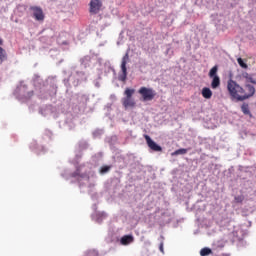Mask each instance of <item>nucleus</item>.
Masks as SVG:
<instances>
[{"label":"nucleus","mask_w":256,"mask_h":256,"mask_svg":"<svg viewBox=\"0 0 256 256\" xmlns=\"http://www.w3.org/2000/svg\"><path fill=\"white\" fill-rule=\"evenodd\" d=\"M3 61H7V51L0 47V63H3Z\"/></svg>","instance_id":"obj_12"},{"label":"nucleus","mask_w":256,"mask_h":256,"mask_svg":"<svg viewBox=\"0 0 256 256\" xmlns=\"http://www.w3.org/2000/svg\"><path fill=\"white\" fill-rule=\"evenodd\" d=\"M234 201L235 203H243V201H245V196L244 195L235 196Z\"/></svg>","instance_id":"obj_17"},{"label":"nucleus","mask_w":256,"mask_h":256,"mask_svg":"<svg viewBox=\"0 0 256 256\" xmlns=\"http://www.w3.org/2000/svg\"><path fill=\"white\" fill-rule=\"evenodd\" d=\"M129 61V53H126L121 62V71L122 73L119 74L118 79L119 81L125 82L127 81V62Z\"/></svg>","instance_id":"obj_4"},{"label":"nucleus","mask_w":256,"mask_h":256,"mask_svg":"<svg viewBox=\"0 0 256 256\" xmlns=\"http://www.w3.org/2000/svg\"><path fill=\"white\" fill-rule=\"evenodd\" d=\"M77 175H78V173L75 172V173L72 174V177H77Z\"/></svg>","instance_id":"obj_21"},{"label":"nucleus","mask_w":256,"mask_h":256,"mask_svg":"<svg viewBox=\"0 0 256 256\" xmlns=\"http://www.w3.org/2000/svg\"><path fill=\"white\" fill-rule=\"evenodd\" d=\"M108 171H111V166H103L100 173H108Z\"/></svg>","instance_id":"obj_19"},{"label":"nucleus","mask_w":256,"mask_h":256,"mask_svg":"<svg viewBox=\"0 0 256 256\" xmlns=\"http://www.w3.org/2000/svg\"><path fill=\"white\" fill-rule=\"evenodd\" d=\"M0 45H3V39L0 38Z\"/></svg>","instance_id":"obj_22"},{"label":"nucleus","mask_w":256,"mask_h":256,"mask_svg":"<svg viewBox=\"0 0 256 256\" xmlns=\"http://www.w3.org/2000/svg\"><path fill=\"white\" fill-rule=\"evenodd\" d=\"M241 111L244 113V115H250L251 117V110H249V104L243 103L241 106Z\"/></svg>","instance_id":"obj_11"},{"label":"nucleus","mask_w":256,"mask_h":256,"mask_svg":"<svg viewBox=\"0 0 256 256\" xmlns=\"http://www.w3.org/2000/svg\"><path fill=\"white\" fill-rule=\"evenodd\" d=\"M244 77H245V79H247V81H249V83L256 85V80L253 77L249 76V74L246 73V75Z\"/></svg>","instance_id":"obj_18"},{"label":"nucleus","mask_w":256,"mask_h":256,"mask_svg":"<svg viewBox=\"0 0 256 256\" xmlns=\"http://www.w3.org/2000/svg\"><path fill=\"white\" fill-rule=\"evenodd\" d=\"M89 11L92 15H97L99 11H101V7H103V2L101 0H91L89 3Z\"/></svg>","instance_id":"obj_6"},{"label":"nucleus","mask_w":256,"mask_h":256,"mask_svg":"<svg viewBox=\"0 0 256 256\" xmlns=\"http://www.w3.org/2000/svg\"><path fill=\"white\" fill-rule=\"evenodd\" d=\"M237 63L240 65V67H242V69H247L249 67L247 63L243 61V58H238Z\"/></svg>","instance_id":"obj_16"},{"label":"nucleus","mask_w":256,"mask_h":256,"mask_svg":"<svg viewBox=\"0 0 256 256\" xmlns=\"http://www.w3.org/2000/svg\"><path fill=\"white\" fill-rule=\"evenodd\" d=\"M125 97L122 98V105L125 109L135 107V99H133V95H135V89L126 88L124 91Z\"/></svg>","instance_id":"obj_2"},{"label":"nucleus","mask_w":256,"mask_h":256,"mask_svg":"<svg viewBox=\"0 0 256 256\" xmlns=\"http://www.w3.org/2000/svg\"><path fill=\"white\" fill-rule=\"evenodd\" d=\"M227 91L232 101H247V99H251L255 95V86L246 84L245 88H243L236 81L230 79L227 82Z\"/></svg>","instance_id":"obj_1"},{"label":"nucleus","mask_w":256,"mask_h":256,"mask_svg":"<svg viewBox=\"0 0 256 256\" xmlns=\"http://www.w3.org/2000/svg\"><path fill=\"white\" fill-rule=\"evenodd\" d=\"M159 249H160L161 253H164V249H163V242H162V243H160Z\"/></svg>","instance_id":"obj_20"},{"label":"nucleus","mask_w":256,"mask_h":256,"mask_svg":"<svg viewBox=\"0 0 256 256\" xmlns=\"http://www.w3.org/2000/svg\"><path fill=\"white\" fill-rule=\"evenodd\" d=\"M202 97H204V99H211V97H213V91H211L210 88L204 87L202 89Z\"/></svg>","instance_id":"obj_9"},{"label":"nucleus","mask_w":256,"mask_h":256,"mask_svg":"<svg viewBox=\"0 0 256 256\" xmlns=\"http://www.w3.org/2000/svg\"><path fill=\"white\" fill-rule=\"evenodd\" d=\"M138 93L140 95H142V99L143 101H153V99H155V90H153L152 88H147V87H141L138 90Z\"/></svg>","instance_id":"obj_3"},{"label":"nucleus","mask_w":256,"mask_h":256,"mask_svg":"<svg viewBox=\"0 0 256 256\" xmlns=\"http://www.w3.org/2000/svg\"><path fill=\"white\" fill-rule=\"evenodd\" d=\"M133 241H135V239L132 235H125L121 238L120 243L121 245H130V243H133Z\"/></svg>","instance_id":"obj_8"},{"label":"nucleus","mask_w":256,"mask_h":256,"mask_svg":"<svg viewBox=\"0 0 256 256\" xmlns=\"http://www.w3.org/2000/svg\"><path fill=\"white\" fill-rule=\"evenodd\" d=\"M212 83H211V87L212 89H217V87H219V85H221V79L219 78V76H214L212 77Z\"/></svg>","instance_id":"obj_10"},{"label":"nucleus","mask_w":256,"mask_h":256,"mask_svg":"<svg viewBox=\"0 0 256 256\" xmlns=\"http://www.w3.org/2000/svg\"><path fill=\"white\" fill-rule=\"evenodd\" d=\"M185 154H187V149L181 148V149H178V150L174 151L172 153V156H175V155H185Z\"/></svg>","instance_id":"obj_15"},{"label":"nucleus","mask_w":256,"mask_h":256,"mask_svg":"<svg viewBox=\"0 0 256 256\" xmlns=\"http://www.w3.org/2000/svg\"><path fill=\"white\" fill-rule=\"evenodd\" d=\"M211 253H213L211 248H202L200 251L201 256H208V255H211Z\"/></svg>","instance_id":"obj_13"},{"label":"nucleus","mask_w":256,"mask_h":256,"mask_svg":"<svg viewBox=\"0 0 256 256\" xmlns=\"http://www.w3.org/2000/svg\"><path fill=\"white\" fill-rule=\"evenodd\" d=\"M30 11H32V17H34L36 21H45V13H43V9H41V7L31 6Z\"/></svg>","instance_id":"obj_5"},{"label":"nucleus","mask_w":256,"mask_h":256,"mask_svg":"<svg viewBox=\"0 0 256 256\" xmlns=\"http://www.w3.org/2000/svg\"><path fill=\"white\" fill-rule=\"evenodd\" d=\"M218 67L217 66H214L210 69V72H209V77L213 78V77H217V71H218Z\"/></svg>","instance_id":"obj_14"},{"label":"nucleus","mask_w":256,"mask_h":256,"mask_svg":"<svg viewBox=\"0 0 256 256\" xmlns=\"http://www.w3.org/2000/svg\"><path fill=\"white\" fill-rule=\"evenodd\" d=\"M144 139L149 149H151L152 151H155L156 153H161V151H163V148L155 143V141H153V139H151L149 135H144Z\"/></svg>","instance_id":"obj_7"}]
</instances>
